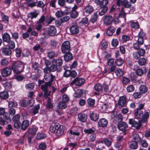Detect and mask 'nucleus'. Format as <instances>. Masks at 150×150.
<instances>
[{"label": "nucleus", "mask_w": 150, "mask_h": 150, "mask_svg": "<svg viewBox=\"0 0 150 150\" xmlns=\"http://www.w3.org/2000/svg\"><path fill=\"white\" fill-rule=\"evenodd\" d=\"M144 114L143 111L138 109L134 110L135 117L136 118L142 119V121L143 122H146L149 116V112L145 111Z\"/></svg>", "instance_id": "f257e3e1"}, {"label": "nucleus", "mask_w": 150, "mask_h": 150, "mask_svg": "<svg viewBox=\"0 0 150 150\" xmlns=\"http://www.w3.org/2000/svg\"><path fill=\"white\" fill-rule=\"evenodd\" d=\"M24 66L22 63L19 61L14 62L11 65V69L13 72L18 74L22 72L24 69Z\"/></svg>", "instance_id": "f03ea898"}, {"label": "nucleus", "mask_w": 150, "mask_h": 150, "mask_svg": "<svg viewBox=\"0 0 150 150\" xmlns=\"http://www.w3.org/2000/svg\"><path fill=\"white\" fill-rule=\"evenodd\" d=\"M52 83L50 82H46L41 86L40 88L44 92L43 96L45 98H47L50 94L51 91H48V88L51 86Z\"/></svg>", "instance_id": "7ed1b4c3"}, {"label": "nucleus", "mask_w": 150, "mask_h": 150, "mask_svg": "<svg viewBox=\"0 0 150 150\" xmlns=\"http://www.w3.org/2000/svg\"><path fill=\"white\" fill-rule=\"evenodd\" d=\"M134 70H135V72L137 75L139 76H142L144 74L146 73L147 71V70L145 67H144V70L139 68L138 66L137 65H134Z\"/></svg>", "instance_id": "20e7f679"}, {"label": "nucleus", "mask_w": 150, "mask_h": 150, "mask_svg": "<svg viewBox=\"0 0 150 150\" xmlns=\"http://www.w3.org/2000/svg\"><path fill=\"white\" fill-rule=\"evenodd\" d=\"M70 48V43L69 41H65L62 45L61 50L62 52L64 53L69 52V51Z\"/></svg>", "instance_id": "39448f33"}, {"label": "nucleus", "mask_w": 150, "mask_h": 150, "mask_svg": "<svg viewBox=\"0 0 150 150\" xmlns=\"http://www.w3.org/2000/svg\"><path fill=\"white\" fill-rule=\"evenodd\" d=\"M85 81V79L83 78H76L71 83L70 85L72 86L75 84L76 86H80L84 83Z\"/></svg>", "instance_id": "423d86ee"}, {"label": "nucleus", "mask_w": 150, "mask_h": 150, "mask_svg": "<svg viewBox=\"0 0 150 150\" xmlns=\"http://www.w3.org/2000/svg\"><path fill=\"white\" fill-rule=\"evenodd\" d=\"M117 4L119 6L121 5L125 8H129L131 6V3L126 0H117Z\"/></svg>", "instance_id": "0eeeda50"}, {"label": "nucleus", "mask_w": 150, "mask_h": 150, "mask_svg": "<svg viewBox=\"0 0 150 150\" xmlns=\"http://www.w3.org/2000/svg\"><path fill=\"white\" fill-rule=\"evenodd\" d=\"M56 134L58 137H60L64 135V131L65 129V127L63 125H60L59 124V125L57 126Z\"/></svg>", "instance_id": "6e6552de"}, {"label": "nucleus", "mask_w": 150, "mask_h": 150, "mask_svg": "<svg viewBox=\"0 0 150 150\" xmlns=\"http://www.w3.org/2000/svg\"><path fill=\"white\" fill-rule=\"evenodd\" d=\"M129 123L132 125V127H135L137 129H140L142 125L140 122H137L133 119H130L129 120Z\"/></svg>", "instance_id": "1a4fd4ad"}, {"label": "nucleus", "mask_w": 150, "mask_h": 150, "mask_svg": "<svg viewBox=\"0 0 150 150\" xmlns=\"http://www.w3.org/2000/svg\"><path fill=\"white\" fill-rule=\"evenodd\" d=\"M103 21L105 25H108L112 23L113 21V18L111 16L105 15L104 16Z\"/></svg>", "instance_id": "9d476101"}, {"label": "nucleus", "mask_w": 150, "mask_h": 150, "mask_svg": "<svg viewBox=\"0 0 150 150\" xmlns=\"http://www.w3.org/2000/svg\"><path fill=\"white\" fill-rule=\"evenodd\" d=\"M57 30L56 28L53 26H50L47 29V33L50 36H53L57 33Z\"/></svg>", "instance_id": "9b49d317"}, {"label": "nucleus", "mask_w": 150, "mask_h": 150, "mask_svg": "<svg viewBox=\"0 0 150 150\" xmlns=\"http://www.w3.org/2000/svg\"><path fill=\"white\" fill-rule=\"evenodd\" d=\"M12 72L11 68H7L4 69L1 71V74L3 77H6L10 75Z\"/></svg>", "instance_id": "f8f14e48"}, {"label": "nucleus", "mask_w": 150, "mask_h": 150, "mask_svg": "<svg viewBox=\"0 0 150 150\" xmlns=\"http://www.w3.org/2000/svg\"><path fill=\"white\" fill-rule=\"evenodd\" d=\"M55 79V76L52 74H45L44 76V79L47 82H50L52 83L53 81Z\"/></svg>", "instance_id": "ddd939ff"}, {"label": "nucleus", "mask_w": 150, "mask_h": 150, "mask_svg": "<svg viewBox=\"0 0 150 150\" xmlns=\"http://www.w3.org/2000/svg\"><path fill=\"white\" fill-rule=\"evenodd\" d=\"M126 104V98L125 96H121L119 98L118 104L122 107H125Z\"/></svg>", "instance_id": "4468645a"}, {"label": "nucleus", "mask_w": 150, "mask_h": 150, "mask_svg": "<svg viewBox=\"0 0 150 150\" xmlns=\"http://www.w3.org/2000/svg\"><path fill=\"white\" fill-rule=\"evenodd\" d=\"M108 121L107 120L104 118L100 119L98 122V126L99 127H104L108 125Z\"/></svg>", "instance_id": "2eb2a0df"}, {"label": "nucleus", "mask_w": 150, "mask_h": 150, "mask_svg": "<svg viewBox=\"0 0 150 150\" xmlns=\"http://www.w3.org/2000/svg\"><path fill=\"white\" fill-rule=\"evenodd\" d=\"M69 30L71 33L73 34H77L79 31V28L77 25H72L70 27Z\"/></svg>", "instance_id": "dca6fc26"}, {"label": "nucleus", "mask_w": 150, "mask_h": 150, "mask_svg": "<svg viewBox=\"0 0 150 150\" xmlns=\"http://www.w3.org/2000/svg\"><path fill=\"white\" fill-rule=\"evenodd\" d=\"M128 127L127 124L124 122H121L117 125V128L120 130L123 131Z\"/></svg>", "instance_id": "f3484780"}, {"label": "nucleus", "mask_w": 150, "mask_h": 150, "mask_svg": "<svg viewBox=\"0 0 150 150\" xmlns=\"http://www.w3.org/2000/svg\"><path fill=\"white\" fill-rule=\"evenodd\" d=\"M29 125V121L28 120H25L22 122L21 125V129L23 130H25L28 127Z\"/></svg>", "instance_id": "a211bd4d"}, {"label": "nucleus", "mask_w": 150, "mask_h": 150, "mask_svg": "<svg viewBox=\"0 0 150 150\" xmlns=\"http://www.w3.org/2000/svg\"><path fill=\"white\" fill-rule=\"evenodd\" d=\"M38 128H36L28 129L25 134L33 136L35 134Z\"/></svg>", "instance_id": "6ab92c4d"}, {"label": "nucleus", "mask_w": 150, "mask_h": 150, "mask_svg": "<svg viewBox=\"0 0 150 150\" xmlns=\"http://www.w3.org/2000/svg\"><path fill=\"white\" fill-rule=\"evenodd\" d=\"M65 54L64 55V58L65 61L68 62L72 59L73 56L71 53L69 52Z\"/></svg>", "instance_id": "aec40b11"}, {"label": "nucleus", "mask_w": 150, "mask_h": 150, "mask_svg": "<svg viewBox=\"0 0 150 150\" xmlns=\"http://www.w3.org/2000/svg\"><path fill=\"white\" fill-rule=\"evenodd\" d=\"M78 117L81 122H84L86 120L87 115L86 114L81 113L78 115Z\"/></svg>", "instance_id": "412c9836"}, {"label": "nucleus", "mask_w": 150, "mask_h": 150, "mask_svg": "<svg viewBox=\"0 0 150 150\" xmlns=\"http://www.w3.org/2000/svg\"><path fill=\"white\" fill-rule=\"evenodd\" d=\"M58 44V42L55 40H50V45L52 49H56L57 47Z\"/></svg>", "instance_id": "4be33fe9"}, {"label": "nucleus", "mask_w": 150, "mask_h": 150, "mask_svg": "<svg viewBox=\"0 0 150 150\" xmlns=\"http://www.w3.org/2000/svg\"><path fill=\"white\" fill-rule=\"evenodd\" d=\"M90 117L91 120L95 121L98 119L99 115L97 113L93 112L90 114Z\"/></svg>", "instance_id": "5701e85b"}, {"label": "nucleus", "mask_w": 150, "mask_h": 150, "mask_svg": "<svg viewBox=\"0 0 150 150\" xmlns=\"http://www.w3.org/2000/svg\"><path fill=\"white\" fill-rule=\"evenodd\" d=\"M116 30V28L113 26H110L108 27L107 32L106 34L107 35L110 36L112 35Z\"/></svg>", "instance_id": "b1692460"}, {"label": "nucleus", "mask_w": 150, "mask_h": 150, "mask_svg": "<svg viewBox=\"0 0 150 150\" xmlns=\"http://www.w3.org/2000/svg\"><path fill=\"white\" fill-rule=\"evenodd\" d=\"M3 53L6 56H10L11 54V51L10 49L8 48H4L2 49Z\"/></svg>", "instance_id": "393cba45"}, {"label": "nucleus", "mask_w": 150, "mask_h": 150, "mask_svg": "<svg viewBox=\"0 0 150 150\" xmlns=\"http://www.w3.org/2000/svg\"><path fill=\"white\" fill-rule=\"evenodd\" d=\"M3 40L4 41L6 42H8L11 39L10 35L7 33H5L2 35Z\"/></svg>", "instance_id": "a878e982"}, {"label": "nucleus", "mask_w": 150, "mask_h": 150, "mask_svg": "<svg viewBox=\"0 0 150 150\" xmlns=\"http://www.w3.org/2000/svg\"><path fill=\"white\" fill-rule=\"evenodd\" d=\"M139 91L142 94H145L147 93L148 89L147 87L144 85H141L139 88Z\"/></svg>", "instance_id": "bb28decb"}, {"label": "nucleus", "mask_w": 150, "mask_h": 150, "mask_svg": "<svg viewBox=\"0 0 150 150\" xmlns=\"http://www.w3.org/2000/svg\"><path fill=\"white\" fill-rule=\"evenodd\" d=\"M9 95L7 92L4 91L0 92V98L3 99H6L8 97Z\"/></svg>", "instance_id": "cd10ccee"}, {"label": "nucleus", "mask_w": 150, "mask_h": 150, "mask_svg": "<svg viewBox=\"0 0 150 150\" xmlns=\"http://www.w3.org/2000/svg\"><path fill=\"white\" fill-rule=\"evenodd\" d=\"M129 146L131 149H134L137 148L138 147V144L136 141H132L130 142Z\"/></svg>", "instance_id": "c85d7f7f"}, {"label": "nucleus", "mask_w": 150, "mask_h": 150, "mask_svg": "<svg viewBox=\"0 0 150 150\" xmlns=\"http://www.w3.org/2000/svg\"><path fill=\"white\" fill-rule=\"evenodd\" d=\"M95 100L94 99L89 98L87 100V103L89 107H93L95 104Z\"/></svg>", "instance_id": "c756f323"}, {"label": "nucleus", "mask_w": 150, "mask_h": 150, "mask_svg": "<svg viewBox=\"0 0 150 150\" xmlns=\"http://www.w3.org/2000/svg\"><path fill=\"white\" fill-rule=\"evenodd\" d=\"M115 73L116 76L119 77L122 76L124 74L123 71L120 69L116 70Z\"/></svg>", "instance_id": "7c9ffc66"}, {"label": "nucleus", "mask_w": 150, "mask_h": 150, "mask_svg": "<svg viewBox=\"0 0 150 150\" xmlns=\"http://www.w3.org/2000/svg\"><path fill=\"white\" fill-rule=\"evenodd\" d=\"M82 90L81 89H78L74 94V97L75 98H80L82 94Z\"/></svg>", "instance_id": "2f4dec72"}, {"label": "nucleus", "mask_w": 150, "mask_h": 150, "mask_svg": "<svg viewBox=\"0 0 150 150\" xmlns=\"http://www.w3.org/2000/svg\"><path fill=\"white\" fill-rule=\"evenodd\" d=\"M108 9V7L101 8L100 9L99 15L100 16H102L107 11Z\"/></svg>", "instance_id": "473e14b6"}, {"label": "nucleus", "mask_w": 150, "mask_h": 150, "mask_svg": "<svg viewBox=\"0 0 150 150\" xmlns=\"http://www.w3.org/2000/svg\"><path fill=\"white\" fill-rule=\"evenodd\" d=\"M48 57L49 58H53L55 57L56 55V53L54 51H50L47 53Z\"/></svg>", "instance_id": "72a5a7b5"}, {"label": "nucleus", "mask_w": 150, "mask_h": 150, "mask_svg": "<svg viewBox=\"0 0 150 150\" xmlns=\"http://www.w3.org/2000/svg\"><path fill=\"white\" fill-rule=\"evenodd\" d=\"M124 62V60L121 58H117L115 61V64L118 66L122 65Z\"/></svg>", "instance_id": "f704fd0d"}, {"label": "nucleus", "mask_w": 150, "mask_h": 150, "mask_svg": "<svg viewBox=\"0 0 150 150\" xmlns=\"http://www.w3.org/2000/svg\"><path fill=\"white\" fill-rule=\"evenodd\" d=\"M108 0H102L100 1L99 6L100 8L108 7L106 5L108 4Z\"/></svg>", "instance_id": "c9c22d12"}, {"label": "nucleus", "mask_w": 150, "mask_h": 150, "mask_svg": "<svg viewBox=\"0 0 150 150\" xmlns=\"http://www.w3.org/2000/svg\"><path fill=\"white\" fill-rule=\"evenodd\" d=\"M53 107V104L52 103V100L50 98H48L47 100L46 108H47L51 109Z\"/></svg>", "instance_id": "e433bc0d"}, {"label": "nucleus", "mask_w": 150, "mask_h": 150, "mask_svg": "<svg viewBox=\"0 0 150 150\" xmlns=\"http://www.w3.org/2000/svg\"><path fill=\"white\" fill-rule=\"evenodd\" d=\"M66 103L62 101L59 102L58 105V107L59 109H64L67 107V105Z\"/></svg>", "instance_id": "4c0bfd02"}, {"label": "nucleus", "mask_w": 150, "mask_h": 150, "mask_svg": "<svg viewBox=\"0 0 150 150\" xmlns=\"http://www.w3.org/2000/svg\"><path fill=\"white\" fill-rule=\"evenodd\" d=\"M70 16L71 18L75 19L78 16V13L76 10L71 11Z\"/></svg>", "instance_id": "58836bf2"}, {"label": "nucleus", "mask_w": 150, "mask_h": 150, "mask_svg": "<svg viewBox=\"0 0 150 150\" xmlns=\"http://www.w3.org/2000/svg\"><path fill=\"white\" fill-rule=\"evenodd\" d=\"M39 13L37 12L36 11H34L30 12L29 13V15L30 16V17L31 19H33V18H35L38 16Z\"/></svg>", "instance_id": "ea45409f"}, {"label": "nucleus", "mask_w": 150, "mask_h": 150, "mask_svg": "<svg viewBox=\"0 0 150 150\" xmlns=\"http://www.w3.org/2000/svg\"><path fill=\"white\" fill-rule=\"evenodd\" d=\"M97 17L98 15L97 12H96L95 13H94L93 14V15L92 16L90 20L91 22L93 23H94L97 21Z\"/></svg>", "instance_id": "a19ab883"}, {"label": "nucleus", "mask_w": 150, "mask_h": 150, "mask_svg": "<svg viewBox=\"0 0 150 150\" xmlns=\"http://www.w3.org/2000/svg\"><path fill=\"white\" fill-rule=\"evenodd\" d=\"M138 62L139 65L140 66L145 65L146 62V60L144 57H143L139 59Z\"/></svg>", "instance_id": "79ce46f5"}, {"label": "nucleus", "mask_w": 150, "mask_h": 150, "mask_svg": "<svg viewBox=\"0 0 150 150\" xmlns=\"http://www.w3.org/2000/svg\"><path fill=\"white\" fill-rule=\"evenodd\" d=\"M9 108H13V107H15L17 106L18 103L15 101H10L8 103Z\"/></svg>", "instance_id": "37998d69"}, {"label": "nucleus", "mask_w": 150, "mask_h": 150, "mask_svg": "<svg viewBox=\"0 0 150 150\" xmlns=\"http://www.w3.org/2000/svg\"><path fill=\"white\" fill-rule=\"evenodd\" d=\"M85 10L87 13L90 14L93 11V9L92 6H86L85 8Z\"/></svg>", "instance_id": "c03bdc74"}, {"label": "nucleus", "mask_w": 150, "mask_h": 150, "mask_svg": "<svg viewBox=\"0 0 150 150\" xmlns=\"http://www.w3.org/2000/svg\"><path fill=\"white\" fill-rule=\"evenodd\" d=\"M94 88L95 90L98 92L101 91L102 90V86L99 83H97L95 84Z\"/></svg>", "instance_id": "a18cd8bd"}, {"label": "nucleus", "mask_w": 150, "mask_h": 150, "mask_svg": "<svg viewBox=\"0 0 150 150\" xmlns=\"http://www.w3.org/2000/svg\"><path fill=\"white\" fill-rule=\"evenodd\" d=\"M35 86V84L33 83L28 84L25 86L26 89L29 90H32L33 89Z\"/></svg>", "instance_id": "49530a36"}, {"label": "nucleus", "mask_w": 150, "mask_h": 150, "mask_svg": "<svg viewBox=\"0 0 150 150\" xmlns=\"http://www.w3.org/2000/svg\"><path fill=\"white\" fill-rule=\"evenodd\" d=\"M40 108V105L38 104L35 106L33 108V115H35L38 112Z\"/></svg>", "instance_id": "de8ad7c7"}, {"label": "nucleus", "mask_w": 150, "mask_h": 150, "mask_svg": "<svg viewBox=\"0 0 150 150\" xmlns=\"http://www.w3.org/2000/svg\"><path fill=\"white\" fill-rule=\"evenodd\" d=\"M59 125L58 123H56L55 124L54 126H51L50 127V130L52 133H54L55 130H56L57 126Z\"/></svg>", "instance_id": "09e8293b"}, {"label": "nucleus", "mask_w": 150, "mask_h": 150, "mask_svg": "<svg viewBox=\"0 0 150 150\" xmlns=\"http://www.w3.org/2000/svg\"><path fill=\"white\" fill-rule=\"evenodd\" d=\"M21 118V115L19 114H17L14 116L13 117V122H19Z\"/></svg>", "instance_id": "8fccbe9b"}, {"label": "nucleus", "mask_w": 150, "mask_h": 150, "mask_svg": "<svg viewBox=\"0 0 150 150\" xmlns=\"http://www.w3.org/2000/svg\"><path fill=\"white\" fill-rule=\"evenodd\" d=\"M46 137V135L45 134L41 133H38L37 134L36 138L38 139H41Z\"/></svg>", "instance_id": "3c124183"}, {"label": "nucleus", "mask_w": 150, "mask_h": 150, "mask_svg": "<svg viewBox=\"0 0 150 150\" xmlns=\"http://www.w3.org/2000/svg\"><path fill=\"white\" fill-rule=\"evenodd\" d=\"M133 139L135 140L134 141H136L137 142L140 141L141 139L139 135L137 134H134L133 136Z\"/></svg>", "instance_id": "603ef678"}, {"label": "nucleus", "mask_w": 150, "mask_h": 150, "mask_svg": "<svg viewBox=\"0 0 150 150\" xmlns=\"http://www.w3.org/2000/svg\"><path fill=\"white\" fill-rule=\"evenodd\" d=\"M1 16L2 18V20L5 23H8V17L5 15H4L3 13H1Z\"/></svg>", "instance_id": "864d4df0"}, {"label": "nucleus", "mask_w": 150, "mask_h": 150, "mask_svg": "<svg viewBox=\"0 0 150 150\" xmlns=\"http://www.w3.org/2000/svg\"><path fill=\"white\" fill-rule=\"evenodd\" d=\"M133 96L135 99L139 98L141 97L142 93L140 92H136L133 93Z\"/></svg>", "instance_id": "5fc2aeb1"}, {"label": "nucleus", "mask_w": 150, "mask_h": 150, "mask_svg": "<svg viewBox=\"0 0 150 150\" xmlns=\"http://www.w3.org/2000/svg\"><path fill=\"white\" fill-rule=\"evenodd\" d=\"M104 142L105 144L107 146H111V141L107 138H104Z\"/></svg>", "instance_id": "6e6d98bb"}, {"label": "nucleus", "mask_w": 150, "mask_h": 150, "mask_svg": "<svg viewBox=\"0 0 150 150\" xmlns=\"http://www.w3.org/2000/svg\"><path fill=\"white\" fill-rule=\"evenodd\" d=\"M95 129L93 128H90L88 129H85L84 130V132L86 133L90 134L94 133L95 132Z\"/></svg>", "instance_id": "4d7b16f0"}, {"label": "nucleus", "mask_w": 150, "mask_h": 150, "mask_svg": "<svg viewBox=\"0 0 150 150\" xmlns=\"http://www.w3.org/2000/svg\"><path fill=\"white\" fill-rule=\"evenodd\" d=\"M28 105V101L27 100H23L21 102V105L23 108L26 107Z\"/></svg>", "instance_id": "13d9d810"}, {"label": "nucleus", "mask_w": 150, "mask_h": 150, "mask_svg": "<svg viewBox=\"0 0 150 150\" xmlns=\"http://www.w3.org/2000/svg\"><path fill=\"white\" fill-rule=\"evenodd\" d=\"M130 76L132 81H136L137 76L134 72L131 73Z\"/></svg>", "instance_id": "bf43d9fd"}, {"label": "nucleus", "mask_w": 150, "mask_h": 150, "mask_svg": "<svg viewBox=\"0 0 150 150\" xmlns=\"http://www.w3.org/2000/svg\"><path fill=\"white\" fill-rule=\"evenodd\" d=\"M8 45L10 49H13L15 48V45L14 42L13 41H9Z\"/></svg>", "instance_id": "052dcab7"}, {"label": "nucleus", "mask_w": 150, "mask_h": 150, "mask_svg": "<svg viewBox=\"0 0 150 150\" xmlns=\"http://www.w3.org/2000/svg\"><path fill=\"white\" fill-rule=\"evenodd\" d=\"M127 90L128 92H131L134 90V87L132 85H130L127 87Z\"/></svg>", "instance_id": "680f3d73"}, {"label": "nucleus", "mask_w": 150, "mask_h": 150, "mask_svg": "<svg viewBox=\"0 0 150 150\" xmlns=\"http://www.w3.org/2000/svg\"><path fill=\"white\" fill-rule=\"evenodd\" d=\"M36 6L38 7L43 8L45 6V4L41 1L37 2Z\"/></svg>", "instance_id": "e2e57ef3"}, {"label": "nucleus", "mask_w": 150, "mask_h": 150, "mask_svg": "<svg viewBox=\"0 0 150 150\" xmlns=\"http://www.w3.org/2000/svg\"><path fill=\"white\" fill-rule=\"evenodd\" d=\"M49 68L51 72L55 71L57 69V66L56 65L54 64H52Z\"/></svg>", "instance_id": "0e129e2a"}, {"label": "nucleus", "mask_w": 150, "mask_h": 150, "mask_svg": "<svg viewBox=\"0 0 150 150\" xmlns=\"http://www.w3.org/2000/svg\"><path fill=\"white\" fill-rule=\"evenodd\" d=\"M62 60L61 59H59L55 61V64L57 66H61L62 65Z\"/></svg>", "instance_id": "69168bd1"}, {"label": "nucleus", "mask_w": 150, "mask_h": 150, "mask_svg": "<svg viewBox=\"0 0 150 150\" xmlns=\"http://www.w3.org/2000/svg\"><path fill=\"white\" fill-rule=\"evenodd\" d=\"M56 0H51L50 3V6L53 8H55L56 7Z\"/></svg>", "instance_id": "338daca9"}, {"label": "nucleus", "mask_w": 150, "mask_h": 150, "mask_svg": "<svg viewBox=\"0 0 150 150\" xmlns=\"http://www.w3.org/2000/svg\"><path fill=\"white\" fill-rule=\"evenodd\" d=\"M131 26L134 28L138 29L139 28V25L138 23L133 22L131 24Z\"/></svg>", "instance_id": "774afa93"}]
</instances>
